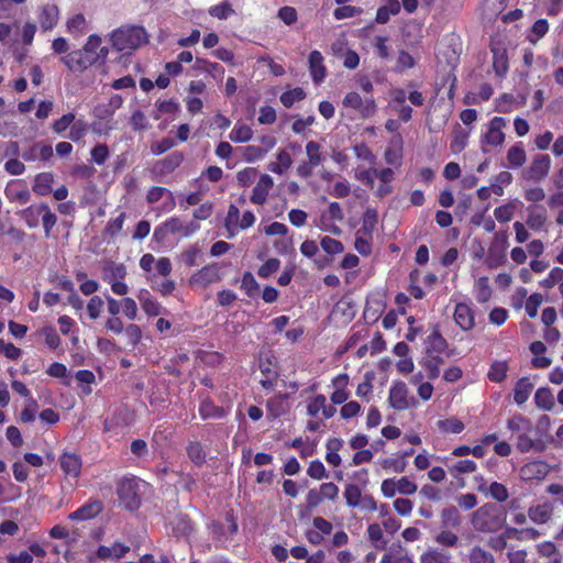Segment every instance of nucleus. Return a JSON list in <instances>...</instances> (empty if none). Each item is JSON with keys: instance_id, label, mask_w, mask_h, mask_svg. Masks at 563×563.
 <instances>
[{"instance_id": "obj_1", "label": "nucleus", "mask_w": 563, "mask_h": 563, "mask_svg": "<svg viewBox=\"0 0 563 563\" xmlns=\"http://www.w3.org/2000/svg\"><path fill=\"white\" fill-rule=\"evenodd\" d=\"M108 47L101 46V37L91 34L82 49H77L62 57V62L70 71H84L95 64H103L108 56Z\"/></svg>"}, {"instance_id": "obj_2", "label": "nucleus", "mask_w": 563, "mask_h": 563, "mask_svg": "<svg viewBox=\"0 0 563 563\" xmlns=\"http://www.w3.org/2000/svg\"><path fill=\"white\" fill-rule=\"evenodd\" d=\"M470 522L475 531L490 533L503 527L504 519L498 507L487 503L472 512Z\"/></svg>"}, {"instance_id": "obj_3", "label": "nucleus", "mask_w": 563, "mask_h": 563, "mask_svg": "<svg viewBox=\"0 0 563 563\" xmlns=\"http://www.w3.org/2000/svg\"><path fill=\"white\" fill-rule=\"evenodd\" d=\"M139 481L135 476H124L118 483L117 495L120 506L129 511H135L141 507V498L137 493Z\"/></svg>"}, {"instance_id": "obj_4", "label": "nucleus", "mask_w": 563, "mask_h": 563, "mask_svg": "<svg viewBox=\"0 0 563 563\" xmlns=\"http://www.w3.org/2000/svg\"><path fill=\"white\" fill-rule=\"evenodd\" d=\"M342 106L354 111L361 119H368L377 112V104L373 96L362 97L356 91L347 92L342 99Z\"/></svg>"}, {"instance_id": "obj_5", "label": "nucleus", "mask_w": 563, "mask_h": 563, "mask_svg": "<svg viewBox=\"0 0 563 563\" xmlns=\"http://www.w3.org/2000/svg\"><path fill=\"white\" fill-rule=\"evenodd\" d=\"M112 46L119 51L134 49L141 44V26L126 25L114 30L110 36Z\"/></svg>"}, {"instance_id": "obj_6", "label": "nucleus", "mask_w": 563, "mask_h": 563, "mask_svg": "<svg viewBox=\"0 0 563 563\" xmlns=\"http://www.w3.org/2000/svg\"><path fill=\"white\" fill-rule=\"evenodd\" d=\"M388 402L395 410L402 411L408 409L411 404H415V398L409 396L407 385L401 380H397L393 383L389 389Z\"/></svg>"}, {"instance_id": "obj_7", "label": "nucleus", "mask_w": 563, "mask_h": 563, "mask_svg": "<svg viewBox=\"0 0 563 563\" xmlns=\"http://www.w3.org/2000/svg\"><path fill=\"white\" fill-rule=\"evenodd\" d=\"M507 120L503 117H494L487 124V130L482 136V145L499 146L505 142L504 128Z\"/></svg>"}, {"instance_id": "obj_8", "label": "nucleus", "mask_w": 563, "mask_h": 563, "mask_svg": "<svg viewBox=\"0 0 563 563\" xmlns=\"http://www.w3.org/2000/svg\"><path fill=\"white\" fill-rule=\"evenodd\" d=\"M221 279L220 266L217 263L208 264L191 275L189 283L199 287H207Z\"/></svg>"}, {"instance_id": "obj_9", "label": "nucleus", "mask_w": 563, "mask_h": 563, "mask_svg": "<svg viewBox=\"0 0 563 563\" xmlns=\"http://www.w3.org/2000/svg\"><path fill=\"white\" fill-rule=\"evenodd\" d=\"M551 167V158L549 155L534 156L530 167L525 172L526 178L534 181L544 179Z\"/></svg>"}, {"instance_id": "obj_10", "label": "nucleus", "mask_w": 563, "mask_h": 563, "mask_svg": "<svg viewBox=\"0 0 563 563\" xmlns=\"http://www.w3.org/2000/svg\"><path fill=\"white\" fill-rule=\"evenodd\" d=\"M164 229L172 234L179 235L180 238H188L200 229L196 221L185 222L179 218L173 217L164 224Z\"/></svg>"}, {"instance_id": "obj_11", "label": "nucleus", "mask_w": 563, "mask_h": 563, "mask_svg": "<svg viewBox=\"0 0 563 563\" xmlns=\"http://www.w3.org/2000/svg\"><path fill=\"white\" fill-rule=\"evenodd\" d=\"M103 510L102 501L95 499L89 500L75 511L70 512L68 519L71 521H86L98 517Z\"/></svg>"}, {"instance_id": "obj_12", "label": "nucleus", "mask_w": 563, "mask_h": 563, "mask_svg": "<svg viewBox=\"0 0 563 563\" xmlns=\"http://www.w3.org/2000/svg\"><path fill=\"white\" fill-rule=\"evenodd\" d=\"M59 20V9L54 3H46L40 7L37 21L42 31L53 30Z\"/></svg>"}, {"instance_id": "obj_13", "label": "nucleus", "mask_w": 563, "mask_h": 563, "mask_svg": "<svg viewBox=\"0 0 563 563\" xmlns=\"http://www.w3.org/2000/svg\"><path fill=\"white\" fill-rule=\"evenodd\" d=\"M59 465L67 477L77 478L81 473V457L75 452L65 451L59 456Z\"/></svg>"}, {"instance_id": "obj_14", "label": "nucleus", "mask_w": 563, "mask_h": 563, "mask_svg": "<svg viewBox=\"0 0 563 563\" xmlns=\"http://www.w3.org/2000/svg\"><path fill=\"white\" fill-rule=\"evenodd\" d=\"M273 187L274 179L267 174L261 175L258 181L253 188L252 196L250 198L251 202L260 206L264 205Z\"/></svg>"}, {"instance_id": "obj_15", "label": "nucleus", "mask_w": 563, "mask_h": 563, "mask_svg": "<svg viewBox=\"0 0 563 563\" xmlns=\"http://www.w3.org/2000/svg\"><path fill=\"white\" fill-rule=\"evenodd\" d=\"M453 318L463 331L472 330L475 325L474 312L466 303L460 302L455 306Z\"/></svg>"}, {"instance_id": "obj_16", "label": "nucleus", "mask_w": 563, "mask_h": 563, "mask_svg": "<svg viewBox=\"0 0 563 563\" xmlns=\"http://www.w3.org/2000/svg\"><path fill=\"white\" fill-rule=\"evenodd\" d=\"M553 516V505L549 501L530 506L528 517L536 525H544L551 520Z\"/></svg>"}, {"instance_id": "obj_17", "label": "nucleus", "mask_w": 563, "mask_h": 563, "mask_svg": "<svg viewBox=\"0 0 563 563\" xmlns=\"http://www.w3.org/2000/svg\"><path fill=\"white\" fill-rule=\"evenodd\" d=\"M143 271L157 272L161 276L166 277L172 271V264L169 258L159 257L155 260L152 254L143 255Z\"/></svg>"}, {"instance_id": "obj_18", "label": "nucleus", "mask_w": 563, "mask_h": 563, "mask_svg": "<svg viewBox=\"0 0 563 563\" xmlns=\"http://www.w3.org/2000/svg\"><path fill=\"white\" fill-rule=\"evenodd\" d=\"M380 563H413V559L402 545L393 544L382 556Z\"/></svg>"}, {"instance_id": "obj_19", "label": "nucleus", "mask_w": 563, "mask_h": 563, "mask_svg": "<svg viewBox=\"0 0 563 563\" xmlns=\"http://www.w3.org/2000/svg\"><path fill=\"white\" fill-rule=\"evenodd\" d=\"M309 70L314 84L319 85L327 76L323 56L319 51H312L309 55Z\"/></svg>"}, {"instance_id": "obj_20", "label": "nucleus", "mask_w": 563, "mask_h": 563, "mask_svg": "<svg viewBox=\"0 0 563 563\" xmlns=\"http://www.w3.org/2000/svg\"><path fill=\"white\" fill-rule=\"evenodd\" d=\"M148 203H155L162 201L164 210H172L175 206L172 192L164 187H153L146 195Z\"/></svg>"}, {"instance_id": "obj_21", "label": "nucleus", "mask_w": 563, "mask_h": 563, "mask_svg": "<svg viewBox=\"0 0 563 563\" xmlns=\"http://www.w3.org/2000/svg\"><path fill=\"white\" fill-rule=\"evenodd\" d=\"M426 352L429 356L433 353H443L448 347L446 340L440 333L438 325H435L432 332L427 336L424 341Z\"/></svg>"}, {"instance_id": "obj_22", "label": "nucleus", "mask_w": 563, "mask_h": 563, "mask_svg": "<svg viewBox=\"0 0 563 563\" xmlns=\"http://www.w3.org/2000/svg\"><path fill=\"white\" fill-rule=\"evenodd\" d=\"M45 202L33 203L21 211L20 216L30 229L38 227L40 218L42 219L44 212L42 208H45Z\"/></svg>"}, {"instance_id": "obj_23", "label": "nucleus", "mask_w": 563, "mask_h": 563, "mask_svg": "<svg viewBox=\"0 0 563 563\" xmlns=\"http://www.w3.org/2000/svg\"><path fill=\"white\" fill-rule=\"evenodd\" d=\"M526 223L532 231H542L547 223L545 210L542 207L529 208Z\"/></svg>"}, {"instance_id": "obj_24", "label": "nucleus", "mask_w": 563, "mask_h": 563, "mask_svg": "<svg viewBox=\"0 0 563 563\" xmlns=\"http://www.w3.org/2000/svg\"><path fill=\"white\" fill-rule=\"evenodd\" d=\"M53 183H54L53 173L43 172L35 176L32 189L38 196H47L53 191V188H52Z\"/></svg>"}, {"instance_id": "obj_25", "label": "nucleus", "mask_w": 563, "mask_h": 563, "mask_svg": "<svg viewBox=\"0 0 563 563\" xmlns=\"http://www.w3.org/2000/svg\"><path fill=\"white\" fill-rule=\"evenodd\" d=\"M533 383H531V380L528 378V377H522L520 378L516 385H515V389H514V400L517 405H522L525 404L532 390H533Z\"/></svg>"}, {"instance_id": "obj_26", "label": "nucleus", "mask_w": 563, "mask_h": 563, "mask_svg": "<svg viewBox=\"0 0 563 563\" xmlns=\"http://www.w3.org/2000/svg\"><path fill=\"white\" fill-rule=\"evenodd\" d=\"M420 563H452V555L438 548H430L420 555Z\"/></svg>"}, {"instance_id": "obj_27", "label": "nucleus", "mask_w": 563, "mask_h": 563, "mask_svg": "<svg viewBox=\"0 0 563 563\" xmlns=\"http://www.w3.org/2000/svg\"><path fill=\"white\" fill-rule=\"evenodd\" d=\"M534 404L538 408L551 411L555 406L554 396L550 388L540 387L534 394Z\"/></svg>"}, {"instance_id": "obj_28", "label": "nucleus", "mask_w": 563, "mask_h": 563, "mask_svg": "<svg viewBox=\"0 0 563 563\" xmlns=\"http://www.w3.org/2000/svg\"><path fill=\"white\" fill-rule=\"evenodd\" d=\"M377 222L378 214L376 209L367 208L363 214L362 227L356 231V233L372 236Z\"/></svg>"}, {"instance_id": "obj_29", "label": "nucleus", "mask_w": 563, "mask_h": 563, "mask_svg": "<svg viewBox=\"0 0 563 563\" xmlns=\"http://www.w3.org/2000/svg\"><path fill=\"white\" fill-rule=\"evenodd\" d=\"M276 158V162L269 163L268 169L274 174L283 175L292 165V158L286 150L278 151Z\"/></svg>"}, {"instance_id": "obj_30", "label": "nucleus", "mask_w": 563, "mask_h": 563, "mask_svg": "<svg viewBox=\"0 0 563 563\" xmlns=\"http://www.w3.org/2000/svg\"><path fill=\"white\" fill-rule=\"evenodd\" d=\"M224 227L229 239L235 236L240 230V210L236 206L230 205L224 219Z\"/></svg>"}, {"instance_id": "obj_31", "label": "nucleus", "mask_w": 563, "mask_h": 563, "mask_svg": "<svg viewBox=\"0 0 563 563\" xmlns=\"http://www.w3.org/2000/svg\"><path fill=\"white\" fill-rule=\"evenodd\" d=\"M67 32L74 37H80L87 32V21L82 13H77L66 22Z\"/></svg>"}, {"instance_id": "obj_32", "label": "nucleus", "mask_w": 563, "mask_h": 563, "mask_svg": "<svg viewBox=\"0 0 563 563\" xmlns=\"http://www.w3.org/2000/svg\"><path fill=\"white\" fill-rule=\"evenodd\" d=\"M126 271L123 264H117L113 262L106 263L102 269V279L107 283L123 279Z\"/></svg>"}, {"instance_id": "obj_33", "label": "nucleus", "mask_w": 563, "mask_h": 563, "mask_svg": "<svg viewBox=\"0 0 563 563\" xmlns=\"http://www.w3.org/2000/svg\"><path fill=\"white\" fill-rule=\"evenodd\" d=\"M507 161L512 168H519L525 165L527 155L522 143L518 142L508 150Z\"/></svg>"}, {"instance_id": "obj_34", "label": "nucleus", "mask_w": 563, "mask_h": 563, "mask_svg": "<svg viewBox=\"0 0 563 563\" xmlns=\"http://www.w3.org/2000/svg\"><path fill=\"white\" fill-rule=\"evenodd\" d=\"M468 563H496L495 556L481 545H473L467 552Z\"/></svg>"}, {"instance_id": "obj_35", "label": "nucleus", "mask_w": 563, "mask_h": 563, "mask_svg": "<svg viewBox=\"0 0 563 563\" xmlns=\"http://www.w3.org/2000/svg\"><path fill=\"white\" fill-rule=\"evenodd\" d=\"M493 67L497 76L503 77L508 71V56L504 48H493Z\"/></svg>"}, {"instance_id": "obj_36", "label": "nucleus", "mask_w": 563, "mask_h": 563, "mask_svg": "<svg viewBox=\"0 0 563 563\" xmlns=\"http://www.w3.org/2000/svg\"><path fill=\"white\" fill-rule=\"evenodd\" d=\"M36 334L44 336L46 345L51 350L59 347L62 340L53 325H45L36 331Z\"/></svg>"}, {"instance_id": "obj_37", "label": "nucleus", "mask_w": 563, "mask_h": 563, "mask_svg": "<svg viewBox=\"0 0 563 563\" xmlns=\"http://www.w3.org/2000/svg\"><path fill=\"white\" fill-rule=\"evenodd\" d=\"M461 522V515L456 507L450 506L441 511V523L443 527L457 528Z\"/></svg>"}, {"instance_id": "obj_38", "label": "nucleus", "mask_w": 563, "mask_h": 563, "mask_svg": "<svg viewBox=\"0 0 563 563\" xmlns=\"http://www.w3.org/2000/svg\"><path fill=\"white\" fill-rule=\"evenodd\" d=\"M367 536L376 549H386L388 541L384 538L383 529L378 523H372L367 527Z\"/></svg>"}, {"instance_id": "obj_39", "label": "nucleus", "mask_w": 563, "mask_h": 563, "mask_svg": "<svg viewBox=\"0 0 563 563\" xmlns=\"http://www.w3.org/2000/svg\"><path fill=\"white\" fill-rule=\"evenodd\" d=\"M343 496L349 507L356 508L362 504V490L355 484H347L344 488Z\"/></svg>"}, {"instance_id": "obj_40", "label": "nucleus", "mask_w": 563, "mask_h": 563, "mask_svg": "<svg viewBox=\"0 0 563 563\" xmlns=\"http://www.w3.org/2000/svg\"><path fill=\"white\" fill-rule=\"evenodd\" d=\"M437 426L441 432L453 434L461 433L465 428L464 423L455 417L439 420Z\"/></svg>"}, {"instance_id": "obj_41", "label": "nucleus", "mask_w": 563, "mask_h": 563, "mask_svg": "<svg viewBox=\"0 0 563 563\" xmlns=\"http://www.w3.org/2000/svg\"><path fill=\"white\" fill-rule=\"evenodd\" d=\"M253 136L252 129L246 124H235L231 130L229 137L234 143H245Z\"/></svg>"}, {"instance_id": "obj_42", "label": "nucleus", "mask_w": 563, "mask_h": 563, "mask_svg": "<svg viewBox=\"0 0 563 563\" xmlns=\"http://www.w3.org/2000/svg\"><path fill=\"white\" fill-rule=\"evenodd\" d=\"M548 21L545 19H539L533 23L530 33L527 35V40L530 43L536 44L548 33Z\"/></svg>"}, {"instance_id": "obj_43", "label": "nucleus", "mask_w": 563, "mask_h": 563, "mask_svg": "<svg viewBox=\"0 0 563 563\" xmlns=\"http://www.w3.org/2000/svg\"><path fill=\"white\" fill-rule=\"evenodd\" d=\"M306 155L309 165H313L314 167L320 166L323 162L320 144L316 141H309L306 144Z\"/></svg>"}, {"instance_id": "obj_44", "label": "nucleus", "mask_w": 563, "mask_h": 563, "mask_svg": "<svg viewBox=\"0 0 563 563\" xmlns=\"http://www.w3.org/2000/svg\"><path fill=\"white\" fill-rule=\"evenodd\" d=\"M173 530L178 537H188L191 534L194 528L188 516L179 515L175 518Z\"/></svg>"}, {"instance_id": "obj_45", "label": "nucleus", "mask_w": 563, "mask_h": 563, "mask_svg": "<svg viewBox=\"0 0 563 563\" xmlns=\"http://www.w3.org/2000/svg\"><path fill=\"white\" fill-rule=\"evenodd\" d=\"M199 412H200V416L203 419H207V418H223L225 416V410L223 408H221V407L216 406L210 400H203L200 404Z\"/></svg>"}, {"instance_id": "obj_46", "label": "nucleus", "mask_w": 563, "mask_h": 563, "mask_svg": "<svg viewBox=\"0 0 563 563\" xmlns=\"http://www.w3.org/2000/svg\"><path fill=\"white\" fill-rule=\"evenodd\" d=\"M69 128L70 131L68 137L73 142H79L80 140H82L87 135L89 130V125L84 119H75Z\"/></svg>"}, {"instance_id": "obj_47", "label": "nucleus", "mask_w": 563, "mask_h": 563, "mask_svg": "<svg viewBox=\"0 0 563 563\" xmlns=\"http://www.w3.org/2000/svg\"><path fill=\"white\" fill-rule=\"evenodd\" d=\"M475 297L478 302H486L492 296V288L487 277H479L475 283Z\"/></svg>"}, {"instance_id": "obj_48", "label": "nucleus", "mask_w": 563, "mask_h": 563, "mask_svg": "<svg viewBox=\"0 0 563 563\" xmlns=\"http://www.w3.org/2000/svg\"><path fill=\"white\" fill-rule=\"evenodd\" d=\"M14 185H9L5 188V196L11 201H18L19 203H26L31 199L30 191L26 187L22 186L20 189H15Z\"/></svg>"}, {"instance_id": "obj_49", "label": "nucleus", "mask_w": 563, "mask_h": 563, "mask_svg": "<svg viewBox=\"0 0 563 563\" xmlns=\"http://www.w3.org/2000/svg\"><path fill=\"white\" fill-rule=\"evenodd\" d=\"M477 470V465L472 460H461L449 466V471L453 476L459 474H471Z\"/></svg>"}, {"instance_id": "obj_50", "label": "nucleus", "mask_w": 563, "mask_h": 563, "mask_svg": "<svg viewBox=\"0 0 563 563\" xmlns=\"http://www.w3.org/2000/svg\"><path fill=\"white\" fill-rule=\"evenodd\" d=\"M508 372V365L506 362H494L488 371V378L494 383L503 382Z\"/></svg>"}, {"instance_id": "obj_51", "label": "nucleus", "mask_w": 563, "mask_h": 563, "mask_svg": "<svg viewBox=\"0 0 563 563\" xmlns=\"http://www.w3.org/2000/svg\"><path fill=\"white\" fill-rule=\"evenodd\" d=\"M443 360L441 357H432L423 360L420 362L422 367L427 371V376L429 379H435L440 375V365L442 364Z\"/></svg>"}, {"instance_id": "obj_52", "label": "nucleus", "mask_w": 563, "mask_h": 563, "mask_svg": "<svg viewBox=\"0 0 563 563\" xmlns=\"http://www.w3.org/2000/svg\"><path fill=\"white\" fill-rule=\"evenodd\" d=\"M434 540L438 544L448 548H455L459 544L460 538L459 536L448 529L441 530L435 537Z\"/></svg>"}, {"instance_id": "obj_53", "label": "nucleus", "mask_w": 563, "mask_h": 563, "mask_svg": "<svg viewBox=\"0 0 563 563\" xmlns=\"http://www.w3.org/2000/svg\"><path fill=\"white\" fill-rule=\"evenodd\" d=\"M267 153V150L257 145H247L242 148V157L247 163H253L262 159Z\"/></svg>"}, {"instance_id": "obj_54", "label": "nucleus", "mask_w": 563, "mask_h": 563, "mask_svg": "<svg viewBox=\"0 0 563 563\" xmlns=\"http://www.w3.org/2000/svg\"><path fill=\"white\" fill-rule=\"evenodd\" d=\"M306 97V93L302 88H294L291 90L285 91L280 96V102L286 108H291L295 102L302 100Z\"/></svg>"}, {"instance_id": "obj_55", "label": "nucleus", "mask_w": 563, "mask_h": 563, "mask_svg": "<svg viewBox=\"0 0 563 563\" xmlns=\"http://www.w3.org/2000/svg\"><path fill=\"white\" fill-rule=\"evenodd\" d=\"M201 249L194 244L181 253V261L185 265L191 267L198 265V258L201 256Z\"/></svg>"}, {"instance_id": "obj_56", "label": "nucleus", "mask_w": 563, "mask_h": 563, "mask_svg": "<svg viewBox=\"0 0 563 563\" xmlns=\"http://www.w3.org/2000/svg\"><path fill=\"white\" fill-rule=\"evenodd\" d=\"M320 245L325 253L331 255L340 254L344 251L343 244L330 236H323L320 241Z\"/></svg>"}, {"instance_id": "obj_57", "label": "nucleus", "mask_w": 563, "mask_h": 563, "mask_svg": "<svg viewBox=\"0 0 563 563\" xmlns=\"http://www.w3.org/2000/svg\"><path fill=\"white\" fill-rule=\"evenodd\" d=\"M490 497L499 503L506 501L509 497L507 487L498 482H493L488 489Z\"/></svg>"}, {"instance_id": "obj_58", "label": "nucleus", "mask_w": 563, "mask_h": 563, "mask_svg": "<svg viewBox=\"0 0 563 563\" xmlns=\"http://www.w3.org/2000/svg\"><path fill=\"white\" fill-rule=\"evenodd\" d=\"M355 250L363 256H368L372 253V236L355 234Z\"/></svg>"}, {"instance_id": "obj_59", "label": "nucleus", "mask_w": 563, "mask_h": 563, "mask_svg": "<svg viewBox=\"0 0 563 563\" xmlns=\"http://www.w3.org/2000/svg\"><path fill=\"white\" fill-rule=\"evenodd\" d=\"M75 114L69 112L63 114L59 119L55 120L52 124V130L54 133L62 135L74 122Z\"/></svg>"}, {"instance_id": "obj_60", "label": "nucleus", "mask_w": 563, "mask_h": 563, "mask_svg": "<svg viewBox=\"0 0 563 563\" xmlns=\"http://www.w3.org/2000/svg\"><path fill=\"white\" fill-rule=\"evenodd\" d=\"M468 140V133L463 131L462 129H459L454 132L453 140L450 144V148L453 153H460L462 152Z\"/></svg>"}, {"instance_id": "obj_61", "label": "nucleus", "mask_w": 563, "mask_h": 563, "mask_svg": "<svg viewBox=\"0 0 563 563\" xmlns=\"http://www.w3.org/2000/svg\"><path fill=\"white\" fill-rule=\"evenodd\" d=\"M43 209V216H42V224L45 231V235L48 238L51 234L52 229L57 223V217L56 214L51 210L49 206L46 203L45 208Z\"/></svg>"}, {"instance_id": "obj_62", "label": "nucleus", "mask_w": 563, "mask_h": 563, "mask_svg": "<svg viewBox=\"0 0 563 563\" xmlns=\"http://www.w3.org/2000/svg\"><path fill=\"white\" fill-rule=\"evenodd\" d=\"M316 225L323 232H328L336 236L342 234L341 228L338 227L333 221H331L325 216L324 212L320 216L319 221L316 223Z\"/></svg>"}, {"instance_id": "obj_63", "label": "nucleus", "mask_w": 563, "mask_h": 563, "mask_svg": "<svg viewBox=\"0 0 563 563\" xmlns=\"http://www.w3.org/2000/svg\"><path fill=\"white\" fill-rule=\"evenodd\" d=\"M242 289L249 297H253L258 291V283L254 278L253 274L246 272L242 277Z\"/></svg>"}, {"instance_id": "obj_64", "label": "nucleus", "mask_w": 563, "mask_h": 563, "mask_svg": "<svg viewBox=\"0 0 563 563\" xmlns=\"http://www.w3.org/2000/svg\"><path fill=\"white\" fill-rule=\"evenodd\" d=\"M415 58L406 51H401L397 58L395 70L397 73H404L407 69L415 67Z\"/></svg>"}]
</instances>
